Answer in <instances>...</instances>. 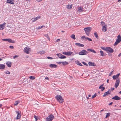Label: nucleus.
<instances>
[{
    "instance_id": "6",
    "label": "nucleus",
    "mask_w": 121,
    "mask_h": 121,
    "mask_svg": "<svg viewBox=\"0 0 121 121\" xmlns=\"http://www.w3.org/2000/svg\"><path fill=\"white\" fill-rule=\"evenodd\" d=\"M87 52L86 50H83L79 52V54L81 55H86Z\"/></svg>"
},
{
    "instance_id": "18",
    "label": "nucleus",
    "mask_w": 121,
    "mask_h": 121,
    "mask_svg": "<svg viewBox=\"0 0 121 121\" xmlns=\"http://www.w3.org/2000/svg\"><path fill=\"white\" fill-rule=\"evenodd\" d=\"M5 67V65H4L0 64V69H4Z\"/></svg>"
},
{
    "instance_id": "57",
    "label": "nucleus",
    "mask_w": 121,
    "mask_h": 121,
    "mask_svg": "<svg viewBox=\"0 0 121 121\" xmlns=\"http://www.w3.org/2000/svg\"><path fill=\"white\" fill-rule=\"evenodd\" d=\"M60 41V39H58L56 40V42H57L59 41Z\"/></svg>"
},
{
    "instance_id": "43",
    "label": "nucleus",
    "mask_w": 121,
    "mask_h": 121,
    "mask_svg": "<svg viewBox=\"0 0 121 121\" xmlns=\"http://www.w3.org/2000/svg\"><path fill=\"white\" fill-rule=\"evenodd\" d=\"M44 27V26H40L38 27V29H41L43 27Z\"/></svg>"
},
{
    "instance_id": "5",
    "label": "nucleus",
    "mask_w": 121,
    "mask_h": 121,
    "mask_svg": "<svg viewBox=\"0 0 121 121\" xmlns=\"http://www.w3.org/2000/svg\"><path fill=\"white\" fill-rule=\"evenodd\" d=\"M54 118V116L51 115L49 116L48 117L46 118V120L47 121H52Z\"/></svg>"
},
{
    "instance_id": "46",
    "label": "nucleus",
    "mask_w": 121,
    "mask_h": 121,
    "mask_svg": "<svg viewBox=\"0 0 121 121\" xmlns=\"http://www.w3.org/2000/svg\"><path fill=\"white\" fill-rule=\"evenodd\" d=\"M101 48L103 50H105L106 51V48H105L104 47H101Z\"/></svg>"
},
{
    "instance_id": "44",
    "label": "nucleus",
    "mask_w": 121,
    "mask_h": 121,
    "mask_svg": "<svg viewBox=\"0 0 121 121\" xmlns=\"http://www.w3.org/2000/svg\"><path fill=\"white\" fill-rule=\"evenodd\" d=\"M19 56L18 55H15L13 56V58L15 59V58L18 57Z\"/></svg>"
},
{
    "instance_id": "40",
    "label": "nucleus",
    "mask_w": 121,
    "mask_h": 121,
    "mask_svg": "<svg viewBox=\"0 0 121 121\" xmlns=\"http://www.w3.org/2000/svg\"><path fill=\"white\" fill-rule=\"evenodd\" d=\"M110 113H107V114L106 116L105 117V118H107L108 117H109L110 116Z\"/></svg>"
},
{
    "instance_id": "19",
    "label": "nucleus",
    "mask_w": 121,
    "mask_h": 121,
    "mask_svg": "<svg viewBox=\"0 0 121 121\" xmlns=\"http://www.w3.org/2000/svg\"><path fill=\"white\" fill-rule=\"evenodd\" d=\"M40 18V17H36L34 18L33 19H31L32 20L33 19V20L32 21V22H35V21H36L38 19H39Z\"/></svg>"
},
{
    "instance_id": "64",
    "label": "nucleus",
    "mask_w": 121,
    "mask_h": 121,
    "mask_svg": "<svg viewBox=\"0 0 121 121\" xmlns=\"http://www.w3.org/2000/svg\"><path fill=\"white\" fill-rule=\"evenodd\" d=\"M2 104H0V107H2Z\"/></svg>"
},
{
    "instance_id": "55",
    "label": "nucleus",
    "mask_w": 121,
    "mask_h": 121,
    "mask_svg": "<svg viewBox=\"0 0 121 121\" xmlns=\"http://www.w3.org/2000/svg\"><path fill=\"white\" fill-rule=\"evenodd\" d=\"M67 52H63V54L64 55H66Z\"/></svg>"
},
{
    "instance_id": "26",
    "label": "nucleus",
    "mask_w": 121,
    "mask_h": 121,
    "mask_svg": "<svg viewBox=\"0 0 121 121\" xmlns=\"http://www.w3.org/2000/svg\"><path fill=\"white\" fill-rule=\"evenodd\" d=\"M72 53V52H67L66 55L70 56L71 55Z\"/></svg>"
},
{
    "instance_id": "12",
    "label": "nucleus",
    "mask_w": 121,
    "mask_h": 121,
    "mask_svg": "<svg viewBox=\"0 0 121 121\" xmlns=\"http://www.w3.org/2000/svg\"><path fill=\"white\" fill-rule=\"evenodd\" d=\"M5 23L4 22L3 24L0 25V30H2L4 29L5 25Z\"/></svg>"
},
{
    "instance_id": "31",
    "label": "nucleus",
    "mask_w": 121,
    "mask_h": 121,
    "mask_svg": "<svg viewBox=\"0 0 121 121\" xmlns=\"http://www.w3.org/2000/svg\"><path fill=\"white\" fill-rule=\"evenodd\" d=\"M29 78L31 80H33L35 79V78L34 76H32L30 77Z\"/></svg>"
},
{
    "instance_id": "1",
    "label": "nucleus",
    "mask_w": 121,
    "mask_h": 121,
    "mask_svg": "<svg viewBox=\"0 0 121 121\" xmlns=\"http://www.w3.org/2000/svg\"><path fill=\"white\" fill-rule=\"evenodd\" d=\"M56 99L60 103H62L64 101L63 99L60 95H58L55 97Z\"/></svg>"
},
{
    "instance_id": "49",
    "label": "nucleus",
    "mask_w": 121,
    "mask_h": 121,
    "mask_svg": "<svg viewBox=\"0 0 121 121\" xmlns=\"http://www.w3.org/2000/svg\"><path fill=\"white\" fill-rule=\"evenodd\" d=\"M9 48L12 49H13L14 48L13 46H9Z\"/></svg>"
},
{
    "instance_id": "17",
    "label": "nucleus",
    "mask_w": 121,
    "mask_h": 121,
    "mask_svg": "<svg viewBox=\"0 0 121 121\" xmlns=\"http://www.w3.org/2000/svg\"><path fill=\"white\" fill-rule=\"evenodd\" d=\"M75 45L78 47H83L84 46V45L83 44L80 43H75Z\"/></svg>"
},
{
    "instance_id": "15",
    "label": "nucleus",
    "mask_w": 121,
    "mask_h": 121,
    "mask_svg": "<svg viewBox=\"0 0 121 121\" xmlns=\"http://www.w3.org/2000/svg\"><path fill=\"white\" fill-rule=\"evenodd\" d=\"M49 66L50 67L53 68H56L57 67V66L54 64H51Z\"/></svg>"
},
{
    "instance_id": "38",
    "label": "nucleus",
    "mask_w": 121,
    "mask_h": 121,
    "mask_svg": "<svg viewBox=\"0 0 121 121\" xmlns=\"http://www.w3.org/2000/svg\"><path fill=\"white\" fill-rule=\"evenodd\" d=\"M87 38H87L85 36H83L81 37V39L83 40L87 39Z\"/></svg>"
},
{
    "instance_id": "20",
    "label": "nucleus",
    "mask_w": 121,
    "mask_h": 121,
    "mask_svg": "<svg viewBox=\"0 0 121 121\" xmlns=\"http://www.w3.org/2000/svg\"><path fill=\"white\" fill-rule=\"evenodd\" d=\"M88 64L89 66H95L94 63V62H89L88 63Z\"/></svg>"
},
{
    "instance_id": "53",
    "label": "nucleus",
    "mask_w": 121,
    "mask_h": 121,
    "mask_svg": "<svg viewBox=\"0 0 121 121\" xmlns=\"http://www.w3.org/2000/svg\"><path fill=\"white\" fill-rule=\"evenodd\" d=\"M113 72V71H112L109 74V75L111 76L112 75V72Z\"/></svg>"
},
{
    "instance_id": "45",
    "label": "nucleus",
    "mask_w": 121,
    "mask_h": 121,
    "mask_svg": "<svg viewBox=\"0 0 121 121\" xmlns=\"http://www.w3.org/2000/svg\"><path fill=\"white\" fill-rule=\"evenodd\" d=\"M112 78L113 79H116L117 78L116 77V75L113 76L112 77Z\"/></svg>"
},
{
    "instance_id": "2",
    "label": "nucleus",
    "mask_w": 121,
    "mask_h": 121,
    "mask_svg": "<svg viewBox=\"0 0 121 121\" xmlns=\"http://www.w3.org/2000/svg\"><path fill=\"white\" fill-rule=\"evenodd\" d=\"M84 29L85 31V32L86 35L88 36H89V35L90 33L91 30V28L90 27H88L84 28Z\"/></svg>"
},
{
    "instance_id": "50",
    "label": "nucleus",
    "mask_w": 121,
    "mask_h": 121,
    "mask_svg": "<svg viewBox=\"0 0 121 121\" xmlns=\"http://www.w3.org/2000/svg\"><path fill=\"white\" fill-rule=\"evenodd\" d=\"M34 117H35V119L36 121H37V116H35Z\"/></svg>"
},
{
    "instance_id": "33",
    "label": "nucleus",
    "mask_w": 121,
    "mask_h": 121,
    "mask_svg": "<svg viewBox=\"0 0 121 121\" xmlns=\"http://www.w3.org/2000/svg\"><path fill=\"white\" fill-rule=\"evenodd\" d=\"M100 54L102 56H104V53L101 50L100 51Z\"/></svg>"
},
{
    "instance_id": "21",
    "label": "nucleus",
    "mask_w": 121,
    "mask_h": 121,
    "mask_svg": "<svg viewBox=\"0 0 121 121\" xmlns=\"http://www.w3.org/2000/svg\"><path fill=\"white\" fill-rule=\"evenodd\" d=\"M13 0H7V3H10L12 4H14V3L13 1Z\"/></svg>"
},
{
    "instance_id": "35",
    "label": "nucleus",
    "mask_w": 121,
    "mask_h": 121,
    "mask_svg": "<svg viewBox=\"0 0 121 121\" xmlns=\"http://www.w3.org/2000/svg\"><path fill=\"white\" fill-rule=\"evenodd\" d=\"M94 35L98 39V36L96 33H94Z\"/></svg>"
},
{
    "instance_id": "37",
    "label": "nucleus",
    "mask_w": 121,
    "mask_h": 121,
    "mask_svg": "<svg viewBox=\"0 0 121 121\" xmlns=\"http://www.w3.org/2000/svg\"><path fill=\"white\" fill-rule=\"evenodd\" d=\"M97 96V95L95 93L94 95H93L91 97V98L92 99H93L94 98H95L96 96Z\"/></svg>"
},
{
    "instance_id": "56",
    "label": "nucleus",
    "mask_w": 121,
    "mask_h": 121,
    "mask_svg": "<svg viewBox=\"0 0 121 121\" xmlns=\"http://www.w3.org/2000/svg\"><path fill=\"white\" fill-rule=\"evenodd\" d=\"M45 79H47V80H49V78L48 77H46L45 78Z\"/></svg>"
},
{
    "instance_id": "3",
    "label": "nucleus",
    "mask_w": 121,
    "mask_h": 121,
    "mask_svg": "<svg viewBox=\"0 0 121 121\" xmlns=\"http://www.w3.org/2000/svg\"><path fill=\"white\" fill-rule=\"evenodd\" d=\"M121 41V37L120 35H119L117 36V39L114 44V45L116 46Z\"/></svg>"
},
{
    "instance_id": "24",
    "label": "nucleus",
    "mask_w": 121,
    "mask_h": 121,
    "mask_svg": "<svg viewBox=\"0 0 121 121\" xmlns=\"http://www.w3.org/2000/svg\"><path fill=\"white\" fill-rule=\"evenodd\" d=\"M87 51H90L94 53H96V52L94 50L91 49H87Z\"/></svg>"
},
{
    "instance_id": "47",
    "label": "nucleus",
    "mask_w": 121,
    "mask_h": 121,
    "mask_svg": "<svg viewBox=\"0 0 121 121\" xmlns=\"http://www.w3.org/2000/svg\"><path fill=\"white\" fill-rule=\"evenodd\" d=\"M8 39H3L2 40L3 41H8Z\"/></svg>"
},
{
    "instance_id": "11",
    "label": "nucleus",
    "mask_w": 121,
    "mask_h": 121,
    "mask_svg": "<svg viewBox=\"0 0 121 121\" xmlns=\"http://www.w3.org/2000/svg\"><path fill=\"white\" fill-rule=\"evenodd\" d=\"M111 92L110 90H109L108 91L105 92L103 96V97H104L108 95L109 94H110Z\"/></svg>"
},
{
    "instance_id": "60",
    "label": "nucleus",
    "mask_w": 121,
    "mask_h": 121,
    "mask_svg": "<svg viewBox=\"0 0 121 121\" xmlns=\"http://www.w3.org/2000/svg\"><path fill=\"white\" fill-rule=\"evenodd\" d=\"M121 56V53H120V54H119L118 55V56L119 57H120V56Z\"/></svg>"
},
{
    "instance_id": "52",
    "label": "nucleus",
    "mask_w": 121,
    "mask_h": 121,
    "mask_svg": "<svg viewBox=\"0 0 121 121\" xmlns=\"http://www.w3.org/2000/svg\"><path fill=\"white\" fill-rule=\"evenodd\" d=\"M120 74V73H118L116 75V77H117V78H118L119 77V76Z\"/></svg>"
},
{
    "instance_id": "7",
    "label": "nucleus",
    "mask_w": 121,
    "mask_h": 121,
    "mask_svg": "<svg viewBox=\"0 0 121 121\" xmlns=\"http://www.w3.org/2000/svg\"><path fill=\"white\" fill-rule=\"evenodd\" d=\"M106 51L110 53H112L113 52V50L111 48L109 47L106 48Z\"/></svg>"
},
{
    "instance_id": "51",
    "label": "nucleus",
    "mask_w": 121,
    "mask_h": 121,
    "mask_svg": "<svg viewBox=\"0 0 121 121\" xmlns=\"http://www.w3.org/2000/svg\"><path fill=\"white\" fill-rule=\"evenodd\" d=\"M87 39L89 41H92V40L91 39L89 38H87Z\"/></svg>"
},
{
    "instance_id": "36",
    "label": "nucleus",
    "mask_w": 121,
    "mask_h": 121,
    "mask_svg": "<svg viewBox=\"0 0 121 121\" xmlns=\"http://www.w3.org/2000/svg\"><path fill=\"white\" fill-rule=\"evenodd\" d=\"M4 73L6 74H10V72L8 70L5 71L4 72Z\"/></svg>"
},
{
    "instance_id": "54",
    "label": "nucleus",
    "mask_w": 121,
    "mask_h": 121,
    "mask_svg": "<svg viewBox=\"0 0 121 121\" xmlns=\"http://www.w3.org/2000/svg\"><path fill=\"white\" fill-rule=\"evenodd\" d=\"M47 58L48 59H52V58L50 57H47Z\"/></svg>"
},
{
    "instance_id": "9",
    "label": "nucleus",
    "mask_w": 121,
    "mask_h": 121,
    "mask_svg": "<svg viewBox=\"0 0 121 121\" xmlns=\"http://www.w3.org/2000/svg\"><path fill=\"white\" fill-rule=\"evenodd\" d=\"M56 55L57 56L60 58L61 59H64L66 58V57L65 56L62 55L60 53L57 54Z\"/></svg>"
},
{
    "instance_id": "39",
    "label": "nucleus",
    "mask_w": 121,
    "mask_h": 121,
    "mask_svg": "<svg viewBox=\"0 0 121 121\" xmlns=\"http://www.w3.org/2000/svg\"><path fill=\"white\" fill-rule=\"evenodd\" d=\"M87 38H87L85 36H83L81 37V39L83 40L87 39Z\"/></svg>"
},
{
    "instance_id": "8",
    "label": "nucleus",
    "mask_w": 121,
    "mask_h": 121,
    "mask_svg": "<svg viewBox=\"0 0 121 121\" xmlns=\"http://www.w3.org/2000/svg\"><path fill=\"white\" fill-rule=\"evenodd\" d=\"M16 114H17V117H16L15 119L16 120L19 119L21 117V115L20 113L18 111H16Z\"/></svg>"
},
{
    "instance_id": "32",
    "label": "nucleus",
    "mask_w": 121,
    "mask_h": 121,
    "mask_svg": "<svg viewBox=\"0 0 121 121\" xmlns=\"http://www.w3.org/2000/svg\"><path fill=\"white\" fill-rule=\"evenodd\" d=\"M19 101H16L14 103V105H16L17 106L18 104L19 103Z\"/></svg>"
},
{
    "instance_id": "61",
    "label": "nucleus",
    "mask_w": 121,
    "mask_h": 121,
    "mask_svg": "<svg viewBox=\"0 0 121 121\" xmlns=\"http://www.w3.org/2000/svg\"><path fill=\"white\" fill-rule=\"evenodd\" d=\"M114 88H112V89H111V90L112 91L113 90H114Z\"/></svg>"
},
{
    "instance_id": "30",
    "label": "nucleus",
    "mask_w": 121,
    "mask_h": 121,
    "mask_svg": "<svg viewBox=\"0 0 121 121\" xmlns=\"http://www.w3.org/2000/svg\"><path fill=\"white\" fill-rule=\"evenodd\" d=\"M101 25L102 26H105L106 25L104 22H101Z\"/></svg>"
},
{
    "instance_id": "62",
    "label": "nucleus",
    "mask_w": 121,
    "mask_h": 121,
    "mask_svg": "<svg viewBox=\"0 0 121 121\" xmlns=\"http://www.w3.org/2000/svg\"><path fill=\"white\" fill-rule=\"evenodd\" d=\"M109 80L108 79H107V82L108 83L109 82Z\"/></svg>"
},
{
    "instance_id": "28",
    "label": "nucleus",
    "mask_w": 121,
    "mask_h": 121,
    "mask_svg": "<svg viewBox=\"0 0 121 121\" xmlns=\"http://www.w3.org/2000/svg\"><path fill=\"white\" fill-rule=\"evenodd\" d=\"M71 38L74 40L76 38L75 37V36L73 34H72L70 36Z\"/></svg>"
},
{
    "instance_id": "25",
    "label": "nucleus",
    "mask_w": 121,
    "mask_h": 121,
    "mask_svg": "<svg viewBox=\"0 0 121 121\" xmlns=\"http://www.w3.org/2000/svg\"><path fill=\"white\" fill-rule=\"evenodd\" d=\"M72 4L71 5H68L67 6V8L68 9H70L72 8Z\"/></svg>"
},
{
    "instance_id": "29",
    "label": "nucleus",
    "mask_w": 121,
    "mask_h": 121,
    "mask_svg": "<svg viewBox=\"0 0 121 121\" xmlns=\"http://www.w3.org/2000/svg\"><path fill=\"white\" fill-rule=\"evenodd\" d=\"M76 64L80 66H82V64L80 63V62L78 61H77L76 62Z\"/></svg>"
},
{
    "instance_id": "59",
    "label": "nucleus",
    "mask_w": 121,
    "mask_h": 121,
    "mask_svg": "<svg viewBox=\"0 0 121 121\" xmlns=\"http://www.w3.org/2000/svg\"><path fill=\"white\" fill-rule=\"evenodd\" d=\"M112 103H113L112 102H111L109 104V105H112Z\"/></svg>"
},
{
    "instance_id": "58",
    "label": "nucleus",
    "mask_w": 121,
    "mask_h": 121,
    "mask_svg": "<svg viewBox=\"0 0 121 121\" xmlns=\"http://www.w3.org/2000/svg\"><path fill=\"white\" fill-rule=\"evenodd\" d=\"M62 62H57V63L59 64H62Z\"/></svg>"
},
{
    "instance_id": "23",
    "label": "nucleus",
    "mask_w": 121,
    "mask_h": 121,
    "mask_svg": "<svg viewBox=\"0 0 121 121\" xmlns=\"http://www.w3.org/2000/svg\"><path fill=\"white\" fill-rule=\"evenodd\" d=\"M103 84H102L99 87V88L101 89V90L102 91H103L105 89V88L103 87Z\"/></svg>"
},
{
    "instance_id": "42",
    "label": "nucleus",
    "mask_w": 121,
    "mask_h": 121,
    "mask_svg": "<svg viewBox=\"0 0 121 121\" xmlns=\"http://www.w3.org/2000/svg\"><path fill=\"white\" fill-rule=\"evenodd\" d=\"M45 36L49 40H50V38L48 36V35L47 34H46L45 35Z\"/></svg>"
},
{
    "instance_id": "4",
    "label": "nucleus",
    "mask_w": 121,
    "mask_h": 121,
    "mask_svg": "<svg viewBox=\"0 0 121 121\" xmlns=\"http://www.w3.org/2000/svg\"><path fill=\"white\" fill-rule=\"evenodd\" d=\"M24 52L27 54H29L30 52L31 49L29 47H25L23 50Z\"/></svg>"
},
{
    "instance_id": "34",
    "label": "nucleus",
    "mask_w": 121,
    "mask_h": 121,
    "mask_svg": "<svg viewBox=\"0 0 121 121\" xmlns=\"http://www.w3.org/2000/svg\"><path fill=\"white\" fill-rule=\"evenodd\" d=\"M8 41L9 42L14 43V42H13L12 40L10 39H8Z\"/></svg>"
},
{
    "instance_id": "27",
    "label": "nucleus",
    "mask_w": 121,
    "mask_h": 121,
    "mask_svg": "<svg viewBox=\"0 0 121 121\" xmlns=\"http://www.w3.org/2000/svg\"><path fill=\"white\" fill-rule=\"evenodd\" d=\"M62 64L63 65H68V63L66 61L62 62Z\"/></svg>"
},
{
    "instance_id": "41",
    "label": "nucleus",
    "mask_w": 121,
    "mask_h": 121,
    "mask_svg": "<svg viewBox=\"0 0 121 121\" xmlns=\"http://www.w3.org/2000/svg\"><path fill=\"white\" fill-rule=\"evenodd\" d=\"M45 53V52L44 51H42L39 52V53L40 54H43L44 53Z\"/></svg>"
},
{
    "instance_id": "14",
    "label": "nucleus",
    "mask_w": 121,
    "mask_h": 121,
    "mask_svg": "<svg viewBox=\"0 0 121 121\" xmlns=\"http://www.w3.org/2000/svg\"><path fill=\"white\" fill-rule=\"evenodd\" d=\"M6 64L8 67H11L12 63L11 62L9 61L7 62H6Z\"/></svg>"
},
{
    "instance_id": "16",
    "label": "nucleus",
    "mask_w": 121,
    "mask_h": 121,
    "mask_svg": "<svg viewBox=\"0 0 121 121\" xmlns=\"http://www.w3.org/2000/svg\"><path fill=\"white\" fill-rule=\"evenodd\" d=\"M107 30V26H103L102 30L103 31L105 32Z\"/></svg>"
},
{
    "instance_id": "13",
    "label": "nucleus",
    "mask_w": 121,
    "mask_h": 121,
    "mask_svg": "<svg viewBox=\"0 0 121 121\" xmlns=\"http://www.w3.org/2000/svg\"><path fill=\"white\" fill-rule=\"evenodd\" d=\"M121 98L118 97L117 95H116L114 97H113L112 98V99H114L115 100H118L121 99Z\"/></svg>"
},
{
    "instance_id": "10",
    "label": "nucleus",
    "mask_w": 121,
    "mask_h": 121,
    "mask_svg": "<svg viewBox=\"0 0 121 121\" xmlns=\"http://www.w3.org/2000/svg\"><path fill=\"white\" fill-rule=\"evenodd\" d=\"M120 81L119 79L116 80V83L115 84V86L116 88L118 86L119 84L120 83Z\"/></svg>"
},
{
    "instance_id": "22",
    "label": "nucleus",
    "mask_w": 121,
    "mask_h": 121,
    "mask_svg": "<svg viewBox=\"0 0 121 121\" xmlns=\"http://www.w3.org/2000/svg\"><path fill=\"white\" fill-rule=\"evenodd\" d=\"M78 11L80 12L83 11V9L82 7H79L78 9Z\"/></svg>"
},
{
    "instance_id": "63",
    "label": "nucleus",
    "mask_w": 121,
    "mask_h": 121,
    "mask_svg": "<svg viewBox=\"0 0 121 121\" xmlns=\"http://www.w3.org/2000/svg\"><path fill=\"white\" fill-rule=\"evenodd\" d=\"M91 95H88V97H91Z\"/></svg>"
},
{
    "instance_id": "48",
    "label": "nucleus",
    "mask_w": 121,
    "mask_h": 121,
    "mask_svg": "<svg viewBox=\"0 0 121 121\" xmlns=\"http://www.w3.org/2000/svg\"><path fill=\"white\" fill-rule=\"evenodd\" d=\"M83 64H84V65H87V64H86V62H82Z\"/></svg>"
}]
</instances>
